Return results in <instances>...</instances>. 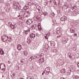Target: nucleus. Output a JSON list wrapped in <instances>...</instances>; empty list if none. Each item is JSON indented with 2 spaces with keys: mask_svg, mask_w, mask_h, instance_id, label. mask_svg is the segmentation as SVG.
Instances as JSON below:
<instances>
[{
  "mask_svg": "<svg viewBox=\"0 0 79 79\" xmlns=\"http://www.w3.org/2000/svg\"><path fill=\"white\" fill-rule=\"evenodd\" d=\"M2 40L4 41H6V42H11V38L10 37H8L5 35H4L2 36Z\"/></svg>",
  "mask_w": 79,
  "mask_h": 79,
  "instance_id": "obj_1",
  "label": "nucleus"
},
{
  "mask_svg": "<svg viewBox=\"0 0 79 79\" xmlns=\"http://www.w3.org/2000/svg\"><path fill=\"white\" fill-rule=\"evenodd\" d=\"M5 68H6V66L5 64H0V69H2V70H5Z\"/></svg>",
  "mask_w": 79,
  "mask_h": 79,
  "instance_id": "obj_2",
  "label": "nucleus"
},
{
  "mask_svg": "<svg viewBox=\"0 0 79 79\" xmlns=\"http://www.w3.org/2000/svg\"><path fill=\"white\" fill-rule=\"evenodd\" d=\"M53 2L54 4L56 6H60V2L58 0H55L53 1Z\"/></svg>",
  "mask_w": 79,
  "mask_h": 79,
  "instance_id": "obj_3",
  "label": "nucleus"
},
{
  "mask_svg": "<svg viewBox=\"0 0 79 79\" xmlns=\"http://www.w3.org/2000/svg\"><path fill=\"white\" fill-rule=\"evenodd\" d=\"M35 56H31L30 57L29 61H34L35 60Z\"/></svg>",
  "mask_w": 79,
  "mask_h": 79,
  "instance_id": "obj_4",
  "label": "nucleus"
},
{
  "mask_svg": "<svg viewBox=\"0 0 79 79\" xmlns=\"http://www.w3.org/2000/svg\"><path fill=\"white\" fill-rule=\"evenodd\" d=\"M33 20L31 19H30L28 20H27V24L30 25L31 24V23H32V22Z\"/></svg>",
  "mask_w": 79,
  "mask_h": 79,
  "instance_id": "obj_5",
  "label": "nucleus"
},
{
  "mask_svg": "<svg viewBox=\"0 0 79 79\" xmlns=\"http://www.w3.org/2000/svg\"><path fill=\"white\" fill-rule=\"evenodd\" d=\"M41 17V16L40 15H36L34 18V19L35 21H37L38 19L39 20L40 19Z\"/></svg>",
  "mask_w": 79,
  "mask_h": 79,
  "instance_id": "obj_6",
  "label": "nucleus"
},
{
  "mask_svg": "<svg viewBox=\"0 0 79 79\" xmlns=\"http://www.w3.org/2000/svg\"><path fill=\"white\" fill-rule=\"evenodd\" d=\"M17 48L18 50H19V51L21 50L22 49V46L20 44H18L17 45Z\"/></svg>",
  "mask_w": 79,
  "mask_h": 79,
  "instance_id": "obj_7",
  "label": "nucleus"
},
{
  "mask_svg": "<svg viewBox=\"0 0 79 79\" xmlns=\"http://www.w3.org/2000/svg\"><path fill=\"white\" fill-rule=\"evenodd\" d=\"M23 15L24 16H26L27 18V17L29 16V15H30V14H29V12H26L24 13Z\"/></svg>",
  "mask_w": 79,
  "mask_h": 79,
  "instance_id": "obj_8",
  "label": "nucleus"
},
{
  "mask_svg": "<svg viewBox=\"0 0 79 79\" xmlns=\"http://www.w3.org/2000/svg\"><path fill=\"white\" fill-rule=\"evenodd\" d=\"M70 31L71 33H74L75 31L74 30V28L72 27L70 28Z\"/></svg>",
  "mask_w": 79,
  "mask_h": 79,
  "instance_id": "obj_9",
  "label": "nucleus"
},
{
  "mask_svg": "<svg viewBox=\"0 0 79 79\" xmlns=\"http://www.w3.org/2000/svg\"><path fill=\"white\" fill-rule=\"evenodd\" d=\"M42 56H44V54L41 53L40 55H37L36 56L37 58H41Z\"/></svg>",
  "mask_w": 79,
  "mask_h": 79,
  "instance_id": "obj_10",
  "label": "nucleus"
},
{
  "mask_svg": "<svg viewBox=\"0 0 79 79\" xmlns=\"http://www.w3.org/2000/svg\"><path fill=\"white\" fill-rule=\"evenodd\" d=\"M75 67L73 66H71L70 67V69L72 71H75Z\"/></svg>",
  "mask_w": 79,
  "mask_h": 79,
  "instance_id": "obj_11",
  "label": "nucleus"
},
{
  "mask_svg": "<svg viewBox=\"0 0 79 79\" xmlns=\"http://www.w3.org/2000/svg\"><path fill=\"white\" fill-rule=\"evenodd\" d=\"M35 34L34 33H31L30 35L31 38H34V37H35Z\"/></svg>",
  "mask_w": 79,
  "mask_h": 79,
  "instance_id": "obj_12",
  "label": "nucleus"
},
{
  "mask_svg": "<svg viewBox=\"0 0 79 79\" xmlns=\"http://www.w3.org/2000/svg\"><path fill=\"white\" fill-rule=\"evenodd\" d=\"M0 53L1 55H4L5 54L3 49L1 48H0Z\"/></svg>",
  "mask_w": 79,
  "mask_h": 79,
  "instance_id": "obj_13",
  "label": "nucleus"
},
{
  "mask_svg": "<svg viewBox=\"0 0 79 79\" xmlns=\"http://www.w3.org/2000/svg\"><path fill=\"white\" fill-rule=\"evenodd\" d=\"M21 63L22 64H23L25 63V60L23 59H21Z\"/></svg>",
  "mask_w": 79,
  "mask_h": 79,
  "instance_id": "obj_14",
  "label": "nucleus"
},
{
  "mask_svg": "<svg viewBox=\"0 0 79 79\" xmlns=\"http://www.w3.org/2000/svg\"><path fill=\"white\" fill-rule=\"evenodd\" d=\"M60 72L61 73H66V70L64 69H63L61 70Z\"/></svg>",
  "mask_w": 79,
  "mask_h": 79,
  "instance_id": "obj_15",
  "label": "nucleus"
},
{
  "mask_svg": "<svg viewBox=\"0 0 79 79\" xmlns=\"http://www.w3.org/2000/svg\"><path fill=\"white\" fill-rule=\"evenodd\" d=\"M27 42L28 44H31V39H30V38H27Z\"/></svg>",
  "mask_w": 79,
  "mask_h": 79,
  "instance_id": "obj_16",
  "label": "nucleus"
},
{
  "mask_svg": "<svg viewBox=\"0 0 79 79\" xmlns=\"http://www.w3.org/2000/svg\"><path fill=\"white\" fill-rule=\"evenodd\" d=\"M30 32V29H28V30L25 31V34H29Z\"/></svg>",
  "mask_w": 79,
  "mask_h": 79,
  "instance_id": "obj_17",
  "label": "nucleus"
},
{
  "mask_svg": "<svg viewBox=\"0 0 79 79\" xmlns=\"http://www.w3.org/2000/svg\"><path fill=\"white\" fill-rule=\"evenodd\" d=\"M50 68L47 67L45 69V71H47V72H48V73H49V72L50 71Z\"/></svg>",
  "mask_w": 79,
  "mask_h": 79,
  "instance_id": "obj_18",
  "label": "nucleus"
},
{
  "mask_svg": "<svg viewBox=\"0 0 79 79\" xmlns=\"http://www.w3.org/2000/svg\"><path fill=\"white\" fill-rule=\"evenodd\" d=\"M41 7H40V6H36V9L37 10H39H39H40Z\"/></svg>",
  "mask_w": 79,
  "mask_h": 79,
  "instance_id": "obj_19",
  "label": "nucleus"
},
{
  "mask_svg": "<svg viewBox=\"0 0 79 79\" xmlns=\"http://www.w3.org/2000/svg\"><path fill=\"white\" fill-rule=\"evenodd\" d=\"M61 21H65L66 19H65V18H64V17H62L61 18Z\"/></svg>",
  "mask_w": 79,
  "mask_h": 79,
  "instance_id": "obj_20",
  "label": "nucleus"
},
{
  "mask_svg": "<svg viewBox=\"0 0 79 79\" xmlns=\"http://www.w3.org/2000/svg\"><path fill=\"white\" fill-rule=\"evenodd\" d=\"M26 8H27V9H28L29 8V6H25L23 7V9L24 10H26V9H25Z\"/></svg>",
  "mask_w": 79,
  "mask_h": 79,
  "instance_id": "obj_21",
  "label": "nucleus"
},
{
  "mask_svg": "<svg viewBox=\"0 0 79 79\" xmlns=\"http://www.w3.org/2000/svg\"><path fill=\"white\" fill-rule=\"evenodd\" d=\"M27 79H34V78L31 76H30L27 78Z\"/></svg>",
  "mask_w": 79,
  "mask_h": 79,
  "instance_id": "obj_22",
  "label": "nucleus"
},
{
  "mask_svg": "<svg viewBox=\"0 0 79 79\" xmlns=\"http://www.w3.org/2000/svg\"><path fill=\"white\" fill-rule=\"evenodd\" d=\"M27 51H24V55H25V56H27Z\"/></svg>",
  "mask_w": 79,
  "mask_h": 79,
  "instance_id": "obj_23",
  "label": "nucleus"
},
{
  "mask_svg": "<svg viewBox=\"0 0 79 79\" xmlns=\"http://www.w3.org/2000/svg\"><path fill=\"white\" fill-rule=\"evenodd\" d=\"M33 27L34 28V29H35V28H36V27H37V25L36 24L35 25H33Z\"/></svg>",
  "mask_w": 79,
  "mask_h": 79,
  "instance_id": "obj_24",
  "label": "nucleus"
},
{
  "mask_svg": "<svg viewBox=\"0 0 79 79\" xmlns=\"http://www.w3.org/2000/svg\"><path fill=\"white\" fill-rule=\"evenodd\" d=\"M8 24H9V26H13V25H12V23H11V22H9L8 23Z\"/></svg>",
  "mask_w": 79,
  "mask_h": 79,
  "instance_id": "obj_25",
  "label": "nucleus"
},
{
  "mask_svg": "<svg viewBox=\"0 0 79 79\" xmlns=\"http://www.w3.org/2000/svg\"><path fill=\"white\" fill-rule=\"evenodd\" d=\"M12 26L13 27V29H15V28H16V25H12Z\"/></svg>",
  "mask_w": 79,
  "mask_h": 79,
  "instance_id": "obj_26",
  "label": "nucleus"
},
{
  "mask_svg": "<svg viewBox=\"0 0 79 79\" xmlns=\"http://www.w3.org/2000/svg\"><path fill=\"white\" fill-rule=\"evenodd\" d=\"M31 30H32L33 29H35L34 28V27H33V25L31 27Z\"/></svg>",
  "mask_w": 79,
  "mask_h": 79,
  "instance_id": "obj_27",
  "label": "nucleus"
},
{
  "mask_svg": "<svg viewBox=\"0 0 79 79\" xmlns=\"http://www.w3.org/2000/svg\"><path fill=\"white\" fill-rule=\"evenodd\" d=\"M33 5H35V6H37V3H36V2H34Z\"/></svg>",
  "mask_w": 79,
  "mask_h": 79,
  "instance_id": "obj_28",
  "label": "nucleus"
},
{
  "mask_svg": "<svg viewBox=\"0 0 79 79\" xmlns=\"http://www.w3.org/2000/svg\"><path fill=\"white\" fill-rule=\"evenodd\" d=\"M34 1H31V5H33V4H34Z\"/></svg>",
  "mask_w": 79,
  "mask_h": 79,
  "instance_id": "obj_29",
  "label": "nucleus"
},
{
  "mask_svg": "<svg viewBox=\"0 0 79 79\" xmlns=\"http://www.w3.org/2000/svg\"><path fill=\"white\" fill-rule=\"evenodd\" d=\"M19 66H17L16 67V69H17V70H18L19 69Z\"/></svg>",
  "mask_w": 79,
  "mask_h": 79,
  "instance_id": "obj_30",
  "label": "nucleus"
},
{
  "mask_svg": "<svg viewBox=\"0 0 79 79\" xmlns=\"http://www.w3.org/2000/svg\"><path fill=\"white\" fill-rule=\"evenodd\" d=\"M44 16H46V15H47L46 12H44Z\"/></svg>",
  "mask_w": 79,
  "mask_h": 79,
  "instance_id": "obj_31",
  "label": "nucleus"
},
{
  "mask_svg": "<svg viewBox=\"0 0 79 79\" xmlns=\"http://www.w3.org/2000/svg\"><path fill=\"white\" fill-rule=\"evenodd\" d=\"M77 64L78 67L79 68V62H77Z\"/></svg>",
  "mask_w": 79,
  "mask_h": 79,
  "instance_id": "obj_32",
  "label": "nucleus"
},
{
  "mask_svg": "<svg viewBox=\"0 0 79 79\" xmlns=\"http://www.w3.org/2000/svg\"><path fill=\"white\" fill-rule=\"evenodd\" d=\"M51 33L50 32H48L47 34L48 35V36H50V34Z\"/></svg>",
  "mask_w": 79,
  "mask_h": 79,
  "instance_id": "obj_33",
  "label": "nucleus"
},
{
  "mask_svg": "<svg viewBox=\"0 0 79 79\" xmlns=\"http://www.w3.org/2000/svg\"><path fill=\"white\" fill-rule=\"evenodd\" d=\"M37 27H38L39 29V28H40V26L38 25V26H37Z\"/></svg>",
  "mask_w": 79,
  "mask_h": 79,
  "instance_id": "obj_34",
  "label": "nucleus"
},
{
  "mask_svg": "<svg viewBox=\"0 0 79 79\" xmlns=\"http://www.w3.org/2000/svg\"><path fill=\"white\" fill-rule=\"evenodd\" d=\"M75 79H79V77H76L75 78Z\"/></svg>",
  "mask_w": 79,
  "mask_h": 79,
  "instance_id": "obj_35",
  "label": "nucleus"
},
{
  "mask_svg": "<svg viewBox=\"0 0 79 79\" xmlns=\"http://www.w3.org/2000/svg\"><path fill=\"white\" fill-rule=\"evenodd\" d=\"M45 3H46V5H47V3H48V2H45Z\"/></svg>",
  "mask_w": 79,
  "mask_h": 79,
  "instance_id": "obj_36",
  "label": "nucleus"
},
{
  "mask_svg": "<svg viewBox=\"0 0 79 79\" xmlns=\"http://www.w3.org/2000/svg\"><path fill=\"white\" fill-rule=\"evenodd\" d=\"M45 39H48V38L46 36H45Z\"/></svg>",
  "mask_w": 79,
  "mask_h": 79,
  "instance_id": "obj_37",
  "label": "nucleus"
},
{
  "mask_svg": "<svg viewBox=\"0 0 79 79\" xmlns=\"http://www.w3.org/2000/svg\"><path fill=\"white\" fill-rule=\"evenodd\" d=\"M60 79H65L64 77H61Z\"/></svg>",
  "mask_w": 79,
  "mask_h": 79,
  "instance_id": "obj_38",
  "label": "nucleus"
},
{
  "mask_svg": "<svg viewBox=\"0 0 79 79\" xmlns=\"http://www.w3.org/2000/svg\"><path fill=\"white\" fill-rule=\"evenodd\" d=\"M58 29H59V28H57V31H59V30H58Z\"/></svg>",
  "mask_w": 79,
  "mask_h": 79,
  "instance_id": "obj_39",
  "label": "nucleus"
},
{
  "mask_svg": "<svg viewBox=\"0 0 79 79\" xmlns=\"http://www.w3.org/2000/svg\"><path fill=\"white\" fill-rule=\"evenodd\" d=\"M75 35H76V36H77V34H74Z\"/></svg>",
  "mask_w": 79,
  "mask_h": 79,
  "instance_id": "obj_40",
  "label": "nucleus"
},
{
  "mask_svg": "<svg viewBox=\"0 0 79 79\" xmlns=\"http://www.w3.org/2000/svg\"><path fill=\"white\" fill-rule=\"evenodd\" d=\"M72 13H74V14H73V15H75L74 14V13H74V12H73Z\"/></svg>",
  "mask_w": 79,
  "mask_h": 79,
  "instance_id": "obj_41",
  "label": "nucleus"
},
{
  "mask_svg": "<svg viewBox=\"0 0 79 79\" xmlns=\"http://www.w3.org/2000/svg\"><path fill=\"white\" fill-rule=\"evenodd\" d=\"M46 35L47 36H48V34H47Z\"/></svg>",
  "mask_w": 79,
  "mask_h": 79,
  "instance_id": "obj_42",
  "label": "nucleus"
},
{
  "mask_svg": "<svg viewBox=\"0 0 79 79\" xmlns=\"http://www.w3.org/2000/svg\"><path fill=\"white\" fill-rule=\"evenodd\" d=\"M25 9H26V10H27V9H27V7H26V8H25Z\"/></svg>",
  "mask_w": 79,
  "mask_h": 79,
  "instance_id": "obj_43",
  "label": "nucleus"
},
{
  "mask_svg": "<svg viewBox=\"0 0 79 79\" xmlns=\"http://www.w3.org/2000/svg\"><path fill=\"white\" fill-rule=\"evenodd\" d=\"M73 9H75V8H74V7H73Z\"/></svg>",
  "mask_w": 79,
  "mask_h": 79,
  "instance_id": "obj_44",
  "label": "nucleus"
},
{
  "mask_svg": "<svg viewBox=\"0 0 79 79\" xmlns=\"http://www.w3.org/2000/svg\"><path fill=\"white\" fill-rule=\"evenodd\" d=\"M44 73H42V75H44Z\"/></svg>",
  "mask_w": 79,
  "mask_h": 79,
  "instance_id": "obj_45",
  "label": "nucleus"
},
{
  "mask_svg": "<svg viewBox=\"0 0 79 79\" xmlns=\"http://www.w3.org/2000/svg\"><path fill=\"white\" fill-rule=\"evenodd\" d=\"M60 37V36H57V38H58V37Z\"/></svg>",
  "mask_w": 79,
  "mask_h": 79,
  "instance_id": "obj_46",
  "label": "nucleus"
},
{
  "mask_svg": "<svg viewBox=\"0 0 79 79\" xmlns=\"http://www.w3.org/2000/svg\"><path fill=\"white\" fill-rule=\"evenodd\" d=\"M43 73H45V71H44V72H43Z\"/></svg>",
  "mask_w": 79,
  "mask_h": 79,
  "instance_id": "obj_47",
  "label": "nucleus"
},
{
  "mask_svg": "<svg viewBox=\"0 0 79 79\" xmlns=\"http://www.w3.org/2000/svg\"><path fill=\"white\" fill-rule=\"evenodd\" d=\"M39 61H40V60H39Z\"/></svg>",
  "mask_w": 79,
  "mask_h": 79,
  "instance_id": "obj_48",
  "label": "nucleus"
},
{
  "mask_svg": "<svg viewBox=\"0 0 79 79\" xmlns=\"http://www.w3.org/2000/svg\"><path fill=\"white\" fill-rule=\"evenodd\" d=\"M8 64H10V63H8Z\"/></svg>",
  "mask_w": 79,
  "mask_h": 79,
  "instance_id": "obj_49",
  "label": "nucleus"
},
{
  "mask_svg": "<svg viewBox=\"0 0 79 79\" xmlns=\"http://www.w3.org/2000/svg\"><path fill=\"white\" fill-rule=\"evenodd\" d=\"M19 17L20 16V15H19Z\"/></svg>",
  "mask_w": 79,
  "mask_h": 79,
  "instance_id": "obj_50",
  "label": "nucleus"
},
{
  "mask_svg": "<svg viewBox=\"0 0 79 79\" xmlns=\"http://www.w3.org/2000/svg\"><path fill=\"white\" fill-rule=\"evenodd\" d=\"M40 63H42L41 62H40Z\"/></svg>",
  "mask_w": 79,
  "mask_h": 79,
  "instance_id": "obj_51",
  "label": "nucleus"
},
{
  "mask_svg": "<svg viewBox=\"0 0 79 79\" xmlns=\"http://www.w3.org/2000/svg\"><path fill=\"white\" fill-rule=\"evenodd\" d=\"M43 61H44V60H43Z\"/></svg>",
  "mask_w": 79,
  "mask_h": 79,
  "instance_id": "obj_52",
  "label": "nucleus"
},
{
  "mask_svg": "<svg viewBox=\"0 0 79 79\" xmlns=\"http://www.w3.org/2000/svg\"><path fill=\"white\" fill-rule=\"evenodd\" d=\"M50 2H51V1H50Z\"/></svg>",
  "mask_w": 79,
  "mask_h": 79,
  "instance_id": "obj_53",
  "label": "nucleus"
}]
</instances>
